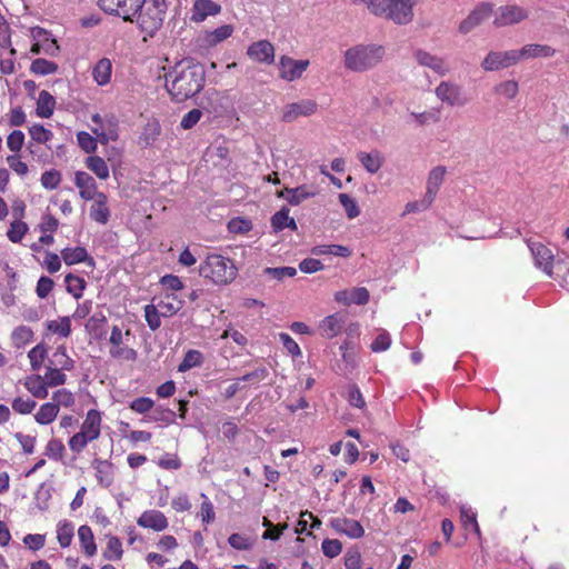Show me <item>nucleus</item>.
I'll use <instances>...</instances> for the list:
<instances>
[{"label": "nucleus", "mask_w": 569, "mask_h": 569, "mask_svg": "<svg viewBox=\"0 0 569 569\" xmlns=\"http://www.w3.org/2000/svg\"><path fill=\"white\" fill-rule=\"evenodd\" d=\"M204 84V70L192 59H183L166 74V88L172 98L182 102L201 91Z\"/></svg>", "instance_id": "f257e3e1"}, {"label": "nucleus", "mask_w": 569, "mask_h": 569, "mask_svg": "<svg viewBox=\"0 0 569 569\" xmlns=\"http://www.w3.org/2000/svg\"><path fill=\"white\" fill-rule=\"evenodd\" d=\"M352 2L365 6L376 17L406 26L413 20V7L417 0H352Z\"/></svg>", "instance_id": "f03ea898"}, {"label": "nucleus", "mask_w": 569, "mask_h": 569, "mask_svg": "<svg viewBox=\"0 0 569 569\" xmlns=\"http://www.w3.org/2000/svg\"><path fill=\"white\" fill-rule=\"evenodd\" d=\"M386 48L377 43H358L343 52V66L352 72H367L385 58Z\"/></svg>", "instance_id": "7ed1b4c3"}, {"label": "nucleus", "mask_w": 569, "mask_h": 569, "mask_svg": "<svg viewBox=\"0 0 569 569\" xmlns=\"http://www.w3.org/2000/svg\"><path fill=\"white\" fill-rule=\"evenodd\" d=\"M237 273L233 261L217 253L208 254L199 266V274L214 284H228L236 279Z\"/></svg>", "instance_id": "20e7f679"}, {"label": "nucleus", "mask_w": 569, "mask_h": 569, "mask_svg": "<svg viewBox=\"0 0 569 569\" xmlns=\"http://www.w3.org/2000/svg\"><path fill=\"white\" fill-rule=\"evenodd\" d=\"M101 423V412L97 409H90L80 426V430L69 439V449L73 453L82 452L90 442L97 440L100 437Z\"/></svg>", "instance_id": "39448f33"}, {"label": "nucleus", "mask_w": 569, "mask_h": 569, "mask_svg": "<svg viewBox=\"0 0 569 569\" xmlns=\"http://www.w3.org/2000/svg\"><path fill=\"white\" fill-rule=\"evenodd\" d=\"M164 13V0H143L134 18L141 31L153 36L162 26Z\"/></svg>", "instance_id": "423d86ee"}, {"label": "nucleus", "mask_w": 569, "mask_h": 569, "mask_svg": "<svg viewBox=\"0 0 569 569\" xmlns=\"http://www.w3.org/2000/svg\"><path fill=\"white\" fill-rule=\"evenodd\" d=\"M91 121L93 123L91 131L101 144H108L119 139V120L114 114L94 113L91 116Z\"/></svg>", "instance_id": "0eeeda50"}, {"label": "nucleus", "mask_w": 569, "mask_h": 569, "mask_svg": "<svg viewBox=\"0 0 569 569\" xmlns=\"http://www.w3.org/2000/svg\"><path fill=\"white\" fill-rule=\"evenodd\" d=\"M438 100L449 107H463L469 103L470 99L466 94L463 88L452 81H441L435 89Z\"/></svg>", "instance_id": "6e6552de"}, {"label": "nucleus", "mask_w": 569, "mask_h": 569, "mask_svg": "<svg viewBox=\"0 0 569 569\" xmlns=\"http://www.w3.org/2000/svg\"><path fill=\"white\" fill-rule=\"evenodd\" d=\"M529 18L528 9L519 4H505L500 6L495 11L492 24L496 28H505L519 24Z\"/></svg>", "instance_id": "1a4fd4ad"}, {"label": "nucleus", "mask_w": 569, "mask_h": 569, "mask_svg": "<svg viewBox=\"0 0 569 569\" xmlns=\"http://www.w3.org/2000/svg\"><path fill=\"white\" fill-rule=\"evenodd\" d=\"M143 0H99L98 4L101 10L109 14L121 17L124 21H133L138 13L139 6Z\"/></svg>", "instance_id": "9d476101"}, {"label": "nucleus", "mask_w": 569, "mask_h": 569, "mask_svg": "<svg viewBox=\"0 0 569 569\" xmlns=\"http://www.w3.org/2000/svg\"><path fill=\"white\" fill-rule=\"evenodd\" d=\"M518 62V50L490 51L481 62V67L486 71H498L515 66Z\"/></svg>", "instance_id": "9b49d317"}, {"label": "nucleus", "mask_w": 569, "mask_h": 569, "mask_svg": "<svg viewBox=\"0 0 569 569\" xmlns=\"http://www.w3.org/2000/svg\"><path fill=\"white\" fill-rule=\"evenodd\" d=\"M493 12V6L489 2H481L459 24V32L468 34L475 28L480 26Z\"/></svg>", "instance_id": "f8f14e48"}, {"label": "nucleus", "mask_w": 569, "mask_h": 569, "mask_svg": "<svg viewBox=\"0 0 569 569\" xmlns=\"http://www.w3.org/2000/svg\"><path fill=\"white\" fill-rule=\"evenodd\" d=\"M528 247L531 252L535 266L542 270L548 277H552L555 261L552 251L540 242L528 241Z\"/></svg>", "instance_id": "ddd939ff"}, {"label": "nucleus", "mask_w": 569, "mask_h": 569, "mask_svg": "<svg viewBox=\"0 0 569 569\" xmlns=\"http://www.w3.org/2000/svg\"><path fill=\"white\" fill-rule=\"evenodd\" d=\"M309 60H296L288 56L279 59V77L286 81H295L303 74L309 67Z\"/></svg>", "instance_id": "4468645a"}, {"label": "nucleus", "mask_w": 569, "mask_h": 569, "mask_svg": "<svg viewBox=\"0 0 569 569\" xmlns=\"http://www.w3.org/2000/svg\"><path fill=\"white\" fill-rule=\"evenodd\" d=\"M317 103L311 99H303L284 106L281 119L284 122H292L299 117H309L317 111Z\"/></svg>", "instance_id": "2eb2a0df"}, {"label": "nucleus", "mask_w": 569, "mask_h": 569, "mask_svg": "<svg viewBox=\"0 0 569 569\" xmlns=\"http://www.w3.org/2000/svg\"><path fill=\"white\" fill-rule=\"evenodd\" d=\"M329 523L337 533L345 535L348 538L359 539L365 536V529L358 520L336 517L332 518Z\"/></svg>", "instance_id": "dca6fc26"}, {"label": "nucleus", "mask_w": 569, "mask_h": 569, "mask_svg": "<svg viewBox=\"0 0 569 569\" xmlns=\"http://www.w3.org/2000/svg\"><path fill=\"white\" fill-rule=\"evenodd\" d=\"M152 302L166 318L178 313L184 305V300L173 292H163L158 298H153Z\"/></svg>", "instance_id": "f3484780"}, {"label": "nucleus", "mask_w": 569, "mask_h": 569, "mask_svg": "<svg viewBox=\"0 0 569 569\" xmlns=\"http://www.w3.org/2000/svg\"><path fill=\"white\" fill-rule=\"evenodd\" d=\"M247 54L253 61L271 64L274 61V47L268 40H259L248 47Z\"/></svg>", "instance_id": "a211bd4d"}, {"label": "nucleus", "mask_w": 569, "mask_h": 569, "mask_svg": "<svg viewBox=\"0 0 569 569\" xmlns=\"http://www.w3.org/2000/svg\"><path fill=\"white\" fill-rule=\"evenodd\" d=\"M413 58L419 66L429 68L441 77L449 72V67L445 62L443 58L431 54L428 51L418 49L413 52Z\"/></svg>", "instance_id": "6ab92c4d"}, {"label": "nucleus", "mask_w": 569, "mask_h": 569, "mask_svg": "<svg viewBox=\"0 0 569 569\" xmlns=\"http://www.w3.org/2000/svg\"><path fill=\"white\" fill-rule=\"evenodd\" d=\"M138 526L154 531H163L168 528L167 517L159 510H146L137 520Z\"/></svg>", "instance_id": "aec40b11"}, {"label": "nucleus", "mask_w": 569, "mask_h": 569, "mask_svg": "<svg viewBox=\"0 0 569 569\" xmlns=\"http://www.w3.org/2000/svg\"><path fill=\"white\" fill-rule=\"evenodd\" d=\"M221 6L212 0H194L191 9V21L202 22L210 16L220 13Z\"/></svg>", "instance_id": "412c9836"}, {"label": "nucleus", "mask_w": 569, "mask_h": 569, "mask_svg": "<svg viewBox=\"0 0 569 569\" xmlns=\"http://www.w3.org/2000/svg\"><path fill=\"white\" fill-rule=\"evenodd\" d=\"M74 184L80 189V197L84 200H93L101 193L97 189L94 179L84 171L76 172Z\"/></svg>", "instance_id": "4be33fe9"}, {"label": "nucleus", "mask_w": 569, "mask_h": 569, "mask_svg": "<svg viewBox=\"0 0 569 569\" xmlns=\"http://www.w3.org/2000/svg\"><path fill=\"white\" fill-rule=\"evenodd\" d=\"M346 323V318L342 313H333L327 316L323 320H321L319 325V330L322 337L331 339L338 336Z\"/></svg>", "instance_id": "5701e85b"}, {"label": "nucleus", "mask_w": 569, "mask_h": 569, "mask_svg": "<svg viewBox=\"0 0 569 569\" xmlns=\"http://www.w3.org/2000/svg\"><path fill=\"white\" fill-rule=\"evenodd\" d=\"M315 190H310L307 186H299L297 188H284L277 192L278 198L287 200L291 206H298L302 201L316 196Z\"/></svg>", "instance_id": "b1692460"}, {"label": "nucleus", "mask_w": 569, "mask_h": 569, "mask_svg": "<svg viewBox=\"0 0 569 569\" xmlns=\"http://www.w3.org/2000/svg\"><path fill=\"white\" fill-rule=\"evenodd\" d=\"M447 169L443 166H437L432 168L427 178V184H426V196H428L431 200L435 201L437 193L443 183L445 176H446Z\"/></svg>", "instance_id": "393cba45"}, {"label": "nucleus", "mask_w": 569, "mask_h": 569, "mask_svg": "<svg viewBox=\"0 0 569 569\" xmlns=\"http://www.w3.org/2000/svg\"><path fill=\"white\" fill-rule=\"evenodd\" d=\"M161 132L162 128L157 119L148 120L139 136V144L143 148L153 147L161 136Z\"/></svg>", "instance_id": "a878e982"}, {"label": "nucleus", "mask_w": 569, "mask_h": 569, "mask_svg": "<svg viewBox=\"0 0 569 569\" xmlns=\"http://www.w3.org/2000/svg\"><path fill=\"white\" fill-rule=\"evenodd\" d=\"M556 50L547 44L530 43L518 50L519 61L522 59L550 58Z\"/></svg>", "instance_id": "bb28decb"}, {"label": "nucleus", "mask_w": 569, "mask_h": 569, "mask_svg": "<svg viewBox=\"0 0 569 569\" xmlns=\"http://www.w3.org/2000/svg\"><path fill=\"white\" fill-rule=\"evenodd\" d=\"M357 158L370 174L377 173L385 162L383 156L378 150H372L370 152L360 151L358 152Z\"/></svg>", "instance_id": "cd10ccee"}, {"label": "nucleus", "mask_w": 569, "mask_h": 569, "mask_svg": "<svg viewBox=\"0 0 569 569\" xmlns=\"http://www.w3.org/2000/svg\"><path fill=\"white\" fill-rule=\"evenodd\" d=\"M233 33L231 24H223L214 30L203 32L201 42L204 47H214L227 40Z\"/></svg>", "instance_id": "c85d7f7f"}, {"label": "nucleus", "mask_w": 569, "mask_h": 569, "mask_svg": "<svg viewBox=\"0 0 569 569\" xmlns=\"http://www.w3.org/2000/svg\"><path fill=\"white\" fill-rule=\"evenodd\" d=\"M112 62L108 58H101L92 68V78L98 86H107L111 81Z\"/></svg>", "instance_id": "c756f323"}, {"label": "nucleus", "mask_w": 569, "mask_h": 569, "mask_svg": "<svg viewBox=\"0 0 569 569\" xmlns=\"http://www.w3.org/2000/svg\"><path fill=\"white\" fill-rule=\"evenodd\" d=\"M23 386L37 399H46L49 395L44 377L40 375L26 377Z\"/></svg>", "instance_id": "7c9ffc66"}, {"label": "nucleus", "mask_w": 569, "mask_h": 569, "mask_svg": "<svg viewBox=\"0 0 569 569\" xmlns=\"http://www.w3.org/2000/svg\"><path fill=\"white\" fill-rule=\"evenodd\" d=\"M93 200H94V203L92 204V207L90 209V217L96 222L106 224L110 217V212L107 207V196L104 193H100Z\"/></svg>", "instance_id": "2f4dec72"}, {"label": "nucleus", "mask_w": 569, "mask_h": 569, "mask_svg": "<svg viewBox=\"0 0 569 569\" xmlns=\"http://www.w3.org/2000/svg\"><path fill=\"white\" fill-rule=\"evenodd\" d=\"M61 258L66 264L72 266L81 262H92L88 251L83 247L64 248L61 250Z\"/></svg>", "instance_id": "473e14b6"}, {"label": "nucleus", "mask_w": 569, "mask_h": 569, "mask_svg": "<svg viewBox=\"0 0 569 569\" xmlns=\"http://www.w3.org/2000/svg\"><path fill=\"white\" fill-rule=\"evenodd\" d=\"M59 415V408L53 402L42 403L34 415V420L41 426H47L53 422Z\"/></svg>", "instance_id": "72a5a7b5"}, {"label": "nucleus", "mask_w": 569, "mask_h": 569, "mask_svg": "<svg viewBox=\"0 0 569 569\" xmlns=\"http://www.w3.org/2000/svg\"><path fill=\"white\" fill-rule=\"evenodd\" d=\"M56 108L54 97L46 90L39 92L37 100V116L40 118H50Z\"/></svg>", "instance_id": "f704fd0d"}, {"label": "nucleus", "mask_w": 569, "mask_h": 569, "mask_svg": "<svg viewBox=\"0 0 569 569\" xmlns=\"http://www.w3.org/2000/svg\"><path fill=\"white\" fill-rule=\"evenodd\" d=\"M78 538L81 549L88 557H92L97 552V545L91 528L87 525L80 526L78 529Z\"/></svg>", "instance_id": "c9c22d12"}, {"label": "nucleus", "mask_w": 569, "mask_h": 569, "mask_svg": "<svg viewBox=\"0 0 569 569\" xmlns=\"http://www.w3.org/2000/svg\"><path fill=\"white\" fill-rule=\"evenodd\" d=\"M271 227L276 232L282 231L286 228L297 230V223L295 219L289 216V209L287 207L281 208L272 216Z\"/></svg>", "instance_id": "e433bc0d"}, {"label": "nucleus", "mask_w": 569, "mask_h": 569, "mask_svg": "<svg viewBox=\"0 0 569 569\" xmlns=\"http://www.w3.org/2000/svg\"><path fill=\"white\" fill-rule=\"evenodd\" d=\"M311 253L315 256H336L348 258L351 256V250L341 244H318L311 249Z\"/></svg>", "instance_id": "4c0bfd02"}, {"label": "nucleus", "mask_w": 569, "mask_h": 569, "mask_svg": "<svg viewBox=\"0 0 569 569\" xmlns=\"http://www.w3.org/2000/svg\"><path fill=\"white\" fill-rule=\"evenodd\" d=\"M74 536V526L68 520H61L57 525V539L61 548H67L71 545Z\"/></svg>", "instance_id": "58836bf2"}, {"label": "nucleus", "mask_w": 569, "mask_h": 569, "mask_svg": "<svg viewBox=\"0 0 569 569\" xmlns=\"http://www.w3.org/2000/svg\"><path fill=\"white\" fill-rule=\"evenodd\" d=\"M49 366L64 371H70L74 367V361L67 355L64 347H58L52 355Z\"/></svg>", "instance_id": "ea45409f"}, {"label": "nucleus", "mask_w": 569, "mask_h": 569, "mask_svg": "<svg viewBox=\"0 0 569 569\" xmlns=\"http://www.w3.org/2000/svg\"><path fill=\"white\" fill-rule=\"evenodd\" d=\"M86 166L99 179L106 180L109 178V167L103 158L99 156H90L86 160Z\"/></svg>", "instance_id": "a19ab883"}, {"label": "nucleus", "mask_w": 569, "mask_h": 569, "mask_svg": "<svg viewBox=\"0 0 569 569\" xmlns=\"http://www.w3.org/2000/svg\"><path fill=\"white\" fill-rule=\"evenodd\" d=\"M64 282L68 293H70L76 299H80L82 297L83 290L86 289V281L83 278L68 273L64 277Z\"/></svg>", "instance_id": "79ce46f5"}, {"label": "nucleus", "mask_w": 569, "mask_h": 569, "mask_svg": "<svg viewBox=\"0 0 569 569\" xmlns=\"http://www.w3.org/2000/svg\"><path fill=\"white\" fill-rule=\"evenodd\" d=\"M203 362V355L199 350H188L178 366L179 372H186L194 367L201 366Z\"/></svg>", "instance_id": "37998d69"}, {"label": "nucleus", "mask_w": 569, "mask_h": 569, "mask_svg": "<svg viewBox=\"0 0 569 569\" xmlns=\"http://www.w3.org/2000/svg\"><path fill=\"white\" fill-rule=\"evenodd\" d=\"M47 329L61 338H68L71 333V321L69 317H62L58 320L47 322Z\"/></svg>", "instance_id": "c03bdc74"}, {"label": "nucleus", "mask_w": 569, "mask_h": 569, "mask_svg": "<svg viewBox=\"0 0 569 569\" xmlns=\"http://www.w3.org/2000/svg\"><path fill=\"white\" fill-rule=\"evenodd\" d=\"M29 231V226L22 220H13L7 231L8 239L13 243H19Z\"/></svg>", "instance_id": "a18cd8bd"}, {"label": "nucleus", "mask_w": 569, "mask_h": 569, "mask_svg": "<svg viewBox=\"0 0 569 569\" xmlns=\"http://www.w3.org/2000/svg\"><path fill=\"white\" fill-rule=\"evenodd\" d=\"M123 555L122 543L119 538L111 536L108 538L107 547L103 550V557L108 560H120Z\"/></svg>", "instance_id": "49530a36"}, {"label": "nucleus", "mask_w": 569, "mask_h": 569, "mask_svg": "<svg viewBox=\"0 0 569 569\" xmlns=\"http://www.w3.org/2000/svg\"><path fill=\"white\" fill-rule=\"evenodd\" d=\"M64 370L53 368L52 366H48L46 373H44V380L46 385L49 388L59 387L66 383L67 376L63 373Z\"/></svg>", "instance_id": "de8ad7c7"}, {"label": "nucleus", "mask_w": 569, "mask_h": 569, "mask_svg": "<svg viewBox=\"0 0 569 569\" xmlns=\"http://www.w3.org/2000/svg\"><path fill=\"white\" fill-rule=\"evenodd\" d=\"M339 202L345 209L346 216L348 219H355L360 214V208L355 198H352L348 193H339L338 196Z\"/></svg>", "instance_id": "09e8293b"}, {"label": "nucleus", "mask_w": 569, "mask_h": 569, "mask_svg": "<svg viewBox=\"0 0 569 569\" xmlns=\"http://www.w3.org/2000/svg\"><path fill=\"white\" fill-rule=\"evenodd\" d=\"M460 517L465 529L471 528L478 536L480 535V529L477 522V515L471 507L466 505L461 506Z\"/></svg>", "instance_id": "8fccbe9b"}, {"label": "nucleus", "mask_w": 569, "mask_h": 569, "mask_svg": "<svg viewBox=\"0 0 569 569\" xmlns=\"http://www.w3.org/2000/svg\"><path fill=\"white\" fill-rule=\"evenodd\" d=\"M144 318L150 330L156 331L161 326L162 312H159L154 303L146 305L143 308Z\"/></svg>", "instance_id": "3c124183"}, {"label": "nucleus", "mask_w": 569, "mask_h": 569, "mask_svg": "<svg viewBox=\"0 0 569 569\" xmlns=\"http://www.w3.org/2000/svg\"><path fill=\"white\" fill-rule=\"evenodd\" d=\"M47 357V348L43 345L34 346L29 352L28 358L33 371H39Z\"/></svg>", "instance_id": "603ef678"}, {"label": "nucleus", "mask_w": 569, "mask_h": 569, "mask_svg": "<svg viewBox=\"0 0 569 569\" xmlns=\"http://www.w3.org/2000/svg\"><path fill=\"white\" fill-rule=\"evenodd\" d=\"M51 402L56 403L59 409L60 407L70 408L74 405L76 398L70 390L62 388L52 393Z\"/></svg>", "instance_id": "864d4df0"}, {"label": "nucleus", "mask_w": 569, "mask_h": 569, "mask_svg": "<svg viewBox=\"0 0 569 569\" xmlns=\"http://www.w3.org/2000/svg\"><path fill=\"white\" fill-rule=\"evenodd\" d=\"M30 69L36 74L47 76L54 73L58 70V66L52 61L39 58L31 63Z\"/></svg>", "instance_id": "5fc2aeb1"}, {"label": "nucleus", "mask_w": 569, "mask_h": 569, "mask_svg": "<svg viewBox=\"0 0 569 569\" xmlns=\"http://www.w3.org/2000/svg\"><path fill=\"white\" fill-rule=\"evenodd\" d=\"M64 445L60 439H50L44 448V456L52 460H60L64 453Z\"/></svg>", "instance_id": "6e6d98bb"}, {"label": "nucleus", "mask_w": 569, "mask_h": 569, "mask_svg": "<svg viewBox=\"0 0 569 569\" xmlns=\"http://www.w3.org/2000/svg\"><path fill=\"white\" fill-rule=\"evenodd\" d=\"M77 141L79 147L87 153H93L98 148V139L89 132L80 131L77 133Z\"/></svg>", "instance_id": "4d7b16f0"}, {"label": "nucleus", "mask_w": 569, "mask_h": 569, "mask_svg": "<svg viewBox=\"0 0 569 569\" xmlns=\"http://www.w3.org/2000/svg\"><path fill=\"white\" fill-rule=\"evenodd\" d=\"M110 356L114 359L134 361L137 359V351L130 347L122 345L112 346L109 351Z\"/></svg>", "instance_id": "13d9d810"}, {"label": "nucleus", "mask_w": 569, "mask_h": 569, "mask_svg": "<svg viewBox=\"0 0 569 569\" xmlns=\"http://www.w3.org/2000/svg\"><path fill=\"white\" fill-rule=\"evenodd\" d=\"M432 203H433V200H431L428 196L425 194L421 200L408 202L405 206L402 216H407L410 213L423 212V211L428 210Z\"/></svg>", "instance_id": "bf43d9fd"}, {"label": "nucleus", "mask_w": 569, "mask_h": 569, "mask_svg": "<svg viewBox=\"0 0 569 569\" xmlns=\"http://www.w3.org/2000/svg\"><path fill=\"white\" fill-rule=\"evenodd\" d=\"M31 139L38 143H47L53 137V132L41 124H33L29 128Z\"/></svg>", "instance_id": "052dcab7"}, {"label": "nucleus", "mask_w": 569, "mask_h": 569, "mask_svg": "<svg viewBox=\"0 0 569 569\" xmlns=\"http://www.w3.org/2000/svg\"><path fill=\"white\" fill-rule=\"evenodd\" d=\"M263 273L270 276L271 278H273L278 281H281L284 278L295 277L297 274V269L293 267H277V268L267 267L263 270Z\"/></svg>", "instance_id": "680f3d73"}, {"label": "nucleus", "mask_w": 569, "mask_h": 569, "mask_svg": "<svg viewBox=\"0 0 569 569\" xmlns=\"http://www.w3.org/2000/svg\"><path fill=\"white\" fill-rule=\"evenodd\" d=\"M33 337L32 330L27 326L17 327L11 335L12 341L17 347H21L31 341Z\"/></svg>", "instance_id": "e2e57ef3"}, {"label": "nucleus", "mask_w": 569, "mask_h": 569, "mask_svg": "<svg viewBox=\"0 0 569 569\" xmlns=\"http://www.w3.org/2000/svg\"><path fill=\"white\" fill-rule=\"evenodd\" d=\"M200 497L202 499L200 506V517L203 523L209 525L216 519L214 508L212 502L204 493H201Z\"/></svg>", "instance_id": "0e129e2a"}, {"label": "nucleus", "mask_w": 569, "mask_h": 569, "mask_svg": "<svg viewBox=\"0 0 569 569\" xmlns=\"http://www.w3.org/2000/svg\"><path fill=\"white\" fill-rule=\"evenodd\" d=\"M12 409L20 415H29L37 407V402L30 398L17 397L12 400Z\"/></svg>", "instance_id": "69168bd1"}, {"label": "nucleus", "mask_w": 569, "mask_h": 569, "mask_svg": "<svg viewBox=\"0 0 569 569\" xmlns=\"http://www.w3.org/2000/svg\"><path fill=\"white\" fill-rule=\"evenodd\" d=\"M495 91H496L498 94H500V96H502V97H505V98H507V99L511 100V99H513V98L517 96V93H518V83H517L515 80H506V81H503V82L499 83V84L495 88Z\"/></svg>", "instance_id": "338daca9"}, {"label": "nucleus", "mask_w": 569, "mask_h": 569, "mask_svg": "<svg viewBox=\"0 0 569 569\" xmlns=\"http://www.w3.org/2000/svg\"><path fill=\"white\" fill-rule=\"evenodd\" d=\"M251 229H252L251 221L248 219H244V218H234L228 222V230L231 233L243 234V233L249 232Z\"/></svg>", "instance_id": "774afa93"}]
</instances>
